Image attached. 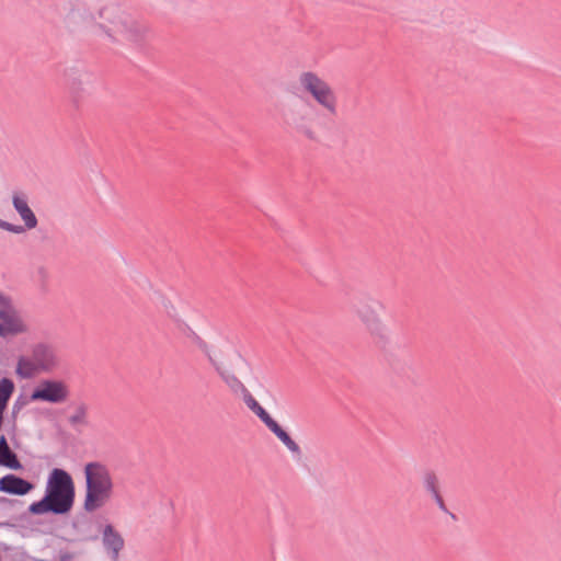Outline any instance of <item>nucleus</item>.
Masks as SVG:
<instances>
[{"label": "nucleus", "mask_w": 561, "mask_h": 561, "mask_svg": "<svg viewBox=\"0 0 561 561\" xmlns=\"http://www.w3.org/2000/svg\"><path fill=\"white\" fill-rule=\"evenodd\" d=\"M75 497L76 486L72 477L66 470L55 468L48 474L43 499L32 503L28 511L34 515H67L73 507Z\"/></svg>", "instance_id": "obj_1"}, {"label": "nucleus", "mask_w": 561, "mask_h": 561, "mask_svg": "<svg viewBox=\"0 0 561 561\" xmlns=\"http://www.w3.org/2000/svg\"><path fill=\"white\" fill-rule=\"evenodd\" d=\"M84 489L82 510L88 514L104 508L115 493L112 470L102 461H89L83 466Z\"/></svg>", "instance_id": "obj_2"}, {"label": "nucleus", "mask_w": 561, "mask_h": 561, "mask_svg": "<svg viewBox=\"0 0 561 561\" xmlns=\"http://www.w3.org/2000/svg\"><path fill=\"white\" fill-rule=\"evenodd\" d=\"M99 16L102 20L101 26L117 41L140 44L150 34V30L145 23L116 8L106 7L99 12Z\"/></svg>", "instance_id": "obj_3"}, {"label": "nucleus", "mask_w": 561, "mask_h": 561, "mask_svg": "<svg viewBox=\"0 0 561 561\" xmlns=\"http://www.w3.org/2000/svg\"><path fill=\"white\" fill-rule=\"evenodd\" d=\"M298 82L304 92L327 113L336 115L339 100L333 87L313 71H304L298 77Z\"/></svg>", "instance_id": "obj_4"}, {"label": "nucleus", "mask_w": 561, "mask_h": 561, "mask_svg": "<svg viewBox=\"0 0 561 561\" xmlns=\"http://www.w3.org/2000/svg\"><path fill=\"white\" fill-rule=\"evenodd\" d=\"M196 344L206 356L221 381L233 392H247L243 382L233 374L228 366V350L226 347L213 346L196 336Z\"/></svg>", "instance_id": "obj_5"}, {"label": "nucleus", "mask_w": 561, "mask_h": 561, "mask_svg": "<svg viewBox=\"0 0 561 561\" xmlns=\"http://www.w3.org/2000/svg\"><path fill=\"white\" fill-rule=\"evenodd\" d=\"M353 311L370 335L377 337L383 335L386 329L382 320L383 305L379 300L362 299L354 306Z\"/></svg>", "instance_id": "obj_6"}, {"label": "nucleus", "mask_w": 561, "mask_h": 561, "mask_svg": "<svg viewBox=\"0 0 561 561\" xmlns=\"http://www.w3.org/2000/svg\"><path fill=\"white\" fill-rule=\"evenodd\" d=\"M70 389L66 381L61 379L45 378L37 382L30 394L32 402H46L50 404H61L68 401Z\"/></svg>", "instance_id": "obj_7"}, {"label": "nucleus", "mask_w": 561, "mask_h": 561, "mask_svg": "<svg viewBox=\"0 0 561 561\" xmlns=\"http://www.w3.org/2000/svg\"><path fill=\"white\" fill-rule=\"evenodd\" d=\"M27 332V325L12 304L0 295V336L3 339Z\"/></svg>", "instance_id": "obj_8"}, {"label": "nucleus", "mask_w": 561, "mask_h": 561, "mask_svg": "<svg viewBox=\"0 0 561 561\" xmlns=\"http://www.w3.org/2000/svg\"><path fill=\"white\" fill-rule=\"evenodd\" d=\"M285 123L297 131L311 137L312 107L309 103L294 104L284 112Z\"/></svg>", "instance_id": "obj_9"}, {"label": "nucleus", "mask_w": 561, "mask_h": 561, "mask_svg": "<svg viewBox=\"0 0 561 561\" xmlns=\"http://www.w3.org/2000/svg\"><path fill=\"white\" fill-rule=\"evenodd\" d=\"M32 355L41 373H51L60 365L57 351L47 344H37L32 348Z\"/></svg>", "instance_id": "obj_10"}, {"label": "nucleus", "mask_w": 561, "mask_h": 561, "mask_svg": "<svg viewBox=\"0 0 561 561\" xmlns=\"http://www.w3.org/2000/svg\"><path fill=\"white\" fill-rule=\"evenodd\" d=\"M12 205L24 222V230H32L37 227V218L28 205V196L23 191H15L12 194Z\"/></svg>", "instance_id": "obj_11"}, {"label": "nucleus", "mask_w": 561, "mask_h": 561, "mask_svg": "<svg viewBox=\"0 0 561 561\" xmlns=\"http://www.w3.org/2000/svg\"><path fill=\"white\" fill-rule=\"evenodd\" d=\"M33 489L31 482L14 474H7L0 479V491L8 494L25 495Z\"/></svg>", "instance_id": "obj_12"}, {"label": "nucleus", "mask_w": 561, "mask_h": 561, "mask_svg": "<svg viewBox=\"0 0 561 561\" xmlns=\"http://www.w3.org/2000/svg\"><path fill=\"white\" fill-rule=\"evenodd\" d=\"M102 538L106 550L110 551L113 559L116 560L124 548V538L112 525L104 527Z\"/></svg>", "instance_id": "obj_13"}, {"label": "nucleus", "mask_w": 561, "mask_h": 561, "mask_svg": "<svg viewBox=\"0 0 561 561\" xmlns=\"http://www.w3.org/2000/svg\"><path fill=\"white\" fill-rule=\"evenodd\" d=\"M42 374L36 362L31 354V356H19L15 366V375L21 379H30L35 377L36 375Z\"/></svg>", "instance_id": "obj_14"}, {"label": "nucleus", "mask_w": 561, "mask_h": 561, "mask_svg": "<svg viewBox=\"0 0 561 561\" xmlns=\"http://www.w3.org/2000/svg\"><path fill=\"white\" fill-rule=\"evenodd\" d=\"M0 465L14 470H19L22 467L16 455L8 446L4 436L0 437Z\"/></svg>", "instance_id": "obj_15"}, {"label": "nucleus", "mask_w": 561, "mask_h": 561, "mask_svg": "<svg viewBox=\"0 0 561 561\" xmlns=\"http://www.w3.org/2000/svg\"><path fill=\"white\" fill-rule=\"evenodd\" d=\"M267 428L294 454L300 455L298 444L277 424L275 420L270 422Z\"/></svg>", "instance_id": "obj_16"}, {"label": "nucleus", "mask_w": 561, "mask_h": 561, "mask_svg": "<svg viewBox=\"0 0 561 561\" xmlns=\"http://www.w3.org/2000/svg\"><path fill=\"white\" fill-rule=\"evenodd\" d=\"M267 428L294 454L300 455L298 444L277 424L275 420L270 422Z\"/></svg>", "instance_id": "obj_17"}, {"label": "nucleus", "mask_w": 561, "mask_h": 561, "mask_svg": "<svg viewBox=\"0 0 561 561\" xmlns=\"http://www.w3.org/2000/svg\"><path fill=\"white\" fill-rule=\"evenodd\" d=\"M245 404L254 414H256V416L265 425H267L270 422L273 421L271 415L264 410V408L250 393H248L245 397Z\"/></svg>", "instance_id": "obj_18"}, {"label": "nucleus", "mask_w": 561, "mask_h": 561, "mask_svg": "<svg viewBox=\"0 0 561 561\" xmlns=\"http://www.w3.org/2000/svg\"><path fill=\"white\" fill-rule=\"evenodd\" d=\"M87 408L79 407L69 417L71 425H84L87 423Z\"/></svg>", "instance_id": "obj_19"}, {"label": "nucleus", "mask_w": 561, "mask_h": 561, "mask_svg": "<svg viewBox=\"0 0 561 561\" xmlns=\"http://www.w3.org/2000/svg\"><path fill=\"white\" fill-rule=\"evenodd\" d=\"M425 488L436 497H439L438 493V479L434 473H427L424 477Z\"/></svg>", "instance_id": "obj_20"}, {"label": "nucleus", "mask_w": 561, "mask_h": 561, "mask_svg": "<svg viewBox=\"0 0 561 561\" xmlns=\"http://www.w3.org/2000/svg\"><path fill=\"white\" fill-rule=\"evenodd\" d=\"M0 228L3 230H7L9 232L18 233V234L24 232V228L22 226L13 225V224H10V222L1 220V219H0Z\"/></svg>", "instance_id": "obj_21"}, {"label": "nucleus", "mask_w": 561, "mask_h": 561, "mask_svg": "<svg viewBox=\"0 0 561 561\" xmlns=\"http://www.w3.org/2000/svg\"><path fill=\"white\" fill-rule=\"evenodd\" d=\"M76 552L69 550H60L58 552V561H71L76 557Z\"/></svg>", "instance_id": "obj_22"}]
</instances>
